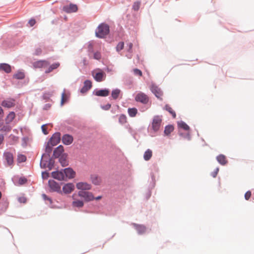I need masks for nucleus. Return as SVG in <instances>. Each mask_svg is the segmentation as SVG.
Listing matches in <instances>:
<instances>
[{"label":"nucleus","mask_w":254,"mask_h":254,"mask_svg":"<svg viewBox=\"0 0 254 254\" xmlns=\"http://www.w3.org/2000/svg\"><path fill=\"white\" fill-rule=\"evenodd\" d=\"M109 33V27L107 24L102 23L98 27L96 35L97 37L103 38Z\"/></svg>","instance_id":"1"},{"label":"nucleus","mask_w":254,"mask_h":254,"mask_svg":"<svg viewBox=\"0 0 254 254\" xmlns=\"http://www.w3.org/2000/svg\"><path fill=\"white\" fill-rule=\"evenodd\" d=\"M162 119L161 116H155L154 117L151 124V128L154 131H158L161 127Z\"/></svg>","instance_id":"2"},{"label":"nucleus","mask_w":254,"mask_h":254,"mask_svg":"<svg viewBox=\"0 0 254 254\" xmlns=\"http://www.w3.org/2000/svg\"><path fill=\"white\" fill-rule=\"evenodd\" d=\"M92 75L97 82H101L105 80L106 75L100 69H97L92 72Z\"/></svg>","instance_id":"3"},{"label":"nucleus","mask_w":254,"mask_h":254,"mask_svg":"<svg viewBox=\"0 0 254 254\" xmlns=\"http://www.w3.org/2000/svg\"><path fill=\"white\" fill-rule=\"evenodd\" d=\"M135 100L143 104H146L149 101V98L145 93L140 92L136 94Z\"/></svg>","instance_id":"4"},{"label":"nucleus","mask_w":254,"mask_h":254,"mask_svg":"<svg viewBox=\"0 0 254 254\" xmlns=\"http://www.w3.org/2000/svg\"><path fill=\"white\" fill-rule=\"evenodd\" d=\"M78 195L84 199L86 201H92L94 199V197L93 193L91 192L86 191H79Z\"/></svg>","instance_id":"5"},{"label":"nucleus","mask_w":254,"mask_h":254,"mask_svg":"<svg viewBox=\"0 0 254 254\" xmlns=\"http://www.w3.org/2000/svg\"><path fill=\"white\" fill-rule=\"evenodd\" d=\"M61 140V134L59 132L54 133L51 137L49 144L52 146H55L59 143Z\"/></svg>","instance_id":"6"},{"label":"nucleus","mask_w":254,"mask_h":254,"mask_svg":"<svg viewBox=\"0 0 254 254\" xmlns=\"http://www.w3.org/2000/svg\"><path fill=\"white\" fill-rule=\"evenodd\" d=\"M150 90L156 97L161 99V97L163 95V93L157 86L152 83L150 86Z\"/></svg>","instance_id":"7"},{"label":"nucleus","mask_w":254,"mask_h":254,"mask_svg":"<svg viewBox=\"0 0 254 254\" xmlns=\"http://www.w3.org/2000/svg\"><path fill=\"white\" fill-rule=\"evenodd\" d=\"M48 185L52 191L59 192L61 191V187L54 180H50L48 182Z\"/></svg>","instance_id":"8"},{"label":"nucleus","mask_w":254,"mask_h":254,"mask_svg":"<svg viewBox=\"0 0 254 254\" xmlns=\"http://www.w3.org/2000/svg\"><path fill=\"white\" fill-rule=\"evenodd\" d=\"M64 173L65 176V180L67 179H72L75 176V172L70 168L64 169Z\"/></svg>","instance_id":"9"},{"label":"nucleus","mask_w":254,"mask_h":254,"mask_svg":"<svg viewBox=\"0 0 254 254\" xmlns=\"http://www.w3.org/2000/svg\"><path fill=\"white\" fill-rule=\"evenodd\" d=\"M52 176L59 181L65 180V176L63 171H55L52 173Z\"/></svg>","instance_id":"10"},{"label":"nucleus","mask_w":254,"mask_h":254,"mask_svg":"<svg viewBox=\"0 0 254 254\" xmlns=\"http://www.w3.org/2000/svg\"><path fill=\"white\" fill-rule=\"evenodd\" d=\"M76 188L80 190H89L91 189V185L86 182H79L76 184Z\"/></svg>","instance_id":"11"},{"label":"nucleus","mask_w":254,"mask_h":254,"mask_svg":"<svg viewBox=\"0 0 254 254\" xmlns=\"http://www.w3.org/2000/svg\"><path fill=\"white\" fill-rule=\"evenodd\" d=\"M74 190V185L72 183L65 184L63 187V191L65 194H68L73 191Z\"/></svg>","instance_id":"12"},{"label":"nucleus","mask_w":254,"mask_h":254,"mask_svg":"<svg viewBox=\"0 0 254 254\" xmlns=\"http://www.w3.org/2000/svg\"><path fill=\"white\" fill-rule=\"evenodd\" d=\"M63 9L67 13H71L76 12L77 9V6L76 4L70 3L69 5L64 6Z\"/></svg>","instance_id":"13"},{"label":"nucleus","mask_w":254,"mask_h":254,"mask_svg":"<svg viewBox=\"0 0 254 254\" xmlns=\"http://www.w3.org/2000/svg\"><path fill=\"white\" fill-rule=\"evenodd\" d=\"M132 225L136 229L139 234H143L145 233L146 231V228L144 225H139L135 223H132Z\"/></svg>","instance_id":"14"},{"label":"nucleus","mask_w":254,"mask_h":254,"mask_svg":"<svg viewBox=\"0 0 254 254\" xmlns=\"http://www.w3.org/2000/svg\"><path fill=\"white\" fill-rule=\"evenodd\" d=\"M1 105L3 107L8 108H11L15 106V100L13 99H8L2 101Z\"/></svg>","instance_id":"15"},{"label":"nucleus","mask_w":254,"mask_h":254,"mask_svg":"<svg viewBox=\"0 0 254 254\" xmlns=\"http://www.w3.org/2000/svg\"><path fill=\"white\" fill-rule=\"evenodd\" d=\"M4 157L8 165H11L13 162V156L12 154L10 152H7L4 153Z\"/></svg>","instance_id":"16"},{"label":"nucleus","mask_w":254,"mask_h":254,"mask_svg":"<svg viewBox=\"0 0 254 254\" xmlns=\"http://www.w3.org/2000/svg\"><path fill=\"white\" fill-rule=\"evenodd\" d=\"M64 151V147L62 145H60L54 150L53 155L56 158L61 157L63 156L62 154Z\"/></svg>","instance_id":"17"},{"label":"nucleus","mask_w":254,"mask_h":254,"mask_svg":"<svg viewBox=\"0 0 254 254\" xmlns=\"http://www.w3.org/2000/svg\"><path fill=\"white\" fill-rule=\"evenodd\" d=\"M63 143L65 145H69L73 141V137L68 134H65L62 138Z\"/></svg>","instance_id":"18"},{"label":"nucleus","mask_w":254,"mask_h":254,"mask_svg":"<svg viewBox=\"0 0 254 254\" xmlns=\"http://www.w3.org/2000/svg\"><path fill=\"white\" fill-rule=\"evenodd\" d=\"M49 64V63L47 61H39L34 63V66L36 68H41L46 67Z\"/></svg>","instance_id":"19"},{"label":"nucleus","mask_w":254,"mask_h":254,"mask_svg":"<svg viewBox=\"0 0 254 254\" xmlns=\"http://www.w3.org/2000/svg\"><path fill=\"white\" fill-rule=\"evenodd\" d=\"M92 87V82L90 80H85L84 83V86L81 89V92L84 93L89 90Z\"/></svg>","instance_id":"20"},{"label":"nucleus","mask_w":254,"mask_h":254,"mask_svg":"<svg viewBox=\"0 0 254 254\" xmlns=\"http://www.w3.org/2000/svg\"><path fill=\"white\" fill-rule=\"evenodd\" d=\"M0 70L5 71L6 73H10L11 71V68L10 65L7 64H0Z\"/></svg>","instance_id":"21"},{"label":"nucleus","mask_w":254,"mask_h":254,"mask_svg":"<svg viewBox=\"0 0 254 254\" xmlns=\"http://www.w3.org/2000/svg\"><path fill=\"white\" fill-rule=\"evenodd\" d=\"M216 159L217 161L222 165H225L228 163L226 156L223 154L218 155Z\"/></svg>","instance_id":"22"},{"label":"nucleus","mask_w":254,"mask_h":254,"mask_svg":"<svg viewBox=\"0 0 254 254\" xmlns=\"http://www.w3.org/2000/svg\"><path fill=\"white\" fill-rule=\"evenodd\" d=\"M91 180L92 183L95 185H98L101 182L100 178L96 175L91 176Z\"/></svg>","instance_id":"23"},{"label":"nucleus","mask_w":254,"mask_h":254,"mask_svg":"<svg viewBox=\"0 0 254 254\" xmlns=\"http://www.w3.org/2000/svg\"><path fill=\"white\" fill-rule=\"evenodd\" d=\"M15 117V114L14 112H10L8 115L6 116L5 118V122L6 124H8L12 122V121L13 120V119Z\"/></svg>","instance_id":"24"},{"label":"nucleus","mask_w":254,"mask_h":254,"mask_svg":"<svg viewBox=\"0 0 254 254\" xmlns=\"http://www.w3.org/2000/svg\"><path fill=\"white\" fill-rule=\"evenodd\" d=\"M109 94V90L108 89L100 90L96 92V95L98 96H107Z\"/></svg>","instance_id":"25"},{"label":"nucleus","mask_w":254,"mask_h":254,"mask_svg":"<svg viewBox=\"0 0 254 254\" xmlns=\"http://www.w3.org/2000/svg\"><path fill=\"white\" fill-rule=\"evenodd\" d=\"M152 156V151L148 149L144 153L143 155V158L145 161H148L150 159Z\"/></svg>","instance_id":"26"},{"label":"nucleus","mask_w":254,"mask_h":254,"mask_svg":"<svg viewBox=\"0 0 254 254\" xmlns=\"http://www.w3.org/2000/svg\"><path fill=\"white\" fill-rule=\"evenodd\" d=\"M60 64L59 63H56L52 64L50 66L48 69L45 71V72L46 73H48L52 72L54 69L57 68L60 66Z\"/></svg>","instance_id":"27"},{"label":"nucleus","mask_w":254,"mask_h":254,"mask_svg":"<svg viewBox=\"0 0 254 254\" xmlns=\"http://www.w3.org/2000/svg\"><path fill=\"white\" fill-rule=\"evenodd\" d=\"M174 129V127L172 125L167 126L164 130V133L166 135H169Z\"/></svg>","instance_id":"28"},{"label":"nucleus","mask_w":254,"mask_h":254,"mask_svg":"<svg viewBox=\"0 0 254 254\" xmlns=\"http://www.w3.org/2000/svg\"><path fill=\"white\" fill-rule=\"evenodd\" d=\"M121 93V90L118 89H114L112 91L111 96L114 99H117Z\"/></svg>","instance_id":"29"},{"label":"nucleus","mask_w":254,"mask_h":254,"mask_svg":"<svg viewBox=\"0 0 254 254\" xmlns=\"http://www.w3.org/2000/svg\"><path fill=\"white\" fill-rule=\"evenodd\" d=\"M72 204L73 207H77L80 208L83 206L84 203H83V202L81 200H76L73 201L72 203Z\"/></svg>","instance_id":"30"},{"label":"nucleus","mask_w":254,"mask_h":254,"mask_svg":"<svg viewBox=\"0 0 254 254\" xmlns=\"http://www.w3.org/2000/svg\"><path fill=\"white\" fill-rule=\"evenodd\" d=\"M137 113V110L135 108H129L128 109V113L129 116L131 117H135L136 116Z\"/></svg>","instance_id":"31"},{"label":"nucleus","mask_w":254,"mask_h":254,"mask_svg":"<svg viewBox=\"0 0 254 254\" xmlns=\"http://www.w3.org/2000/svg\"><path fill=\"white\" fill-rule=\"evenodd\" d=\"M119 122L121 125H124L127 122V117L124 115H121L119 118Z\"/></svg>","instance_id":"32"},{"label":"nucleus","mask_w":254,"mask_h":254,"mask_svg":"<svg viewBox=\"0 0 254 254\" xmlns=\"http://www.w3.org/2000/svg\"><path fill=\"white\" fill-rule=\"evenodd\" d=\"M68 96L65 94V91L62 94V98H61V105L63 106L64 104L67 101Z\"/></svg>","instance_id":"33"},{"label":"nucleus","mask_w":254,"mask_h":254,"mask_svg":"<svg viewBox=\"0 0 254 254\" xmlns=\"http://www.w3.org/2000/svg\"><path fill=\"white\" fill-rule=\"evenodd\" d=\"M165 109L172 115V116L174 118H176V113H175V111H173V110L172 109V108L170 106H169L168 105H166Z\"/></svg>","instance_id":"34"},{"label":"nucleus","mask_w":254,"mask_h":254,"mask_svg":"<svg viewBox=\"0 0 254 254\" xmlns=\"http://www.w3.org/2000/svg\"><path fill=\"white\" fill-rule=\"evenodd\" d=\"M179 127L186 130H188L190 129V127L184 122H181L178 124Z\"/></svg>","instance_id":"35"},{"label":"nucleus","mask_w":254,"mask_h":254,"mask_svg":"<svg viewBox=\"0 0 254 254\" xmlns=\"http://www.w3.org/2000/svg\"><path fill=\"white\" fill-rule=\"evenodd\" d=\"M14 77L18 79H22L24 78L25 75L23 72H18L14 75Z\"/></svg>","instance_id":"36"},{"label":"nucleus","mask_w":254,"mask_h":254,"mask_svg":"<svg viewBox=\"0 0 254 254\" xmlns=\"http://www.w3.org/2000/svg\"><path fill=\"white\" fill-rule=\"evenodd\" d=\"M59 161L63 166L67 165V162L64 155L60 157Z\"/></svg>","instance_id":"37"},{"label":"nucleus","mask_w":254,"mask_h":254,"mask_svg":"<svg viewBox=\"0 0 254 254\" xmlns=\"http://www.w3.org/2000/svg\"><path fill=\"white\" fill-rule=\"evenodd\" d=\"M140 2L139 1H135L133 3V4L132 5V8L134 10H138L140 7Z\"/></svg>","instance_id":"38"},{"label":"nucleus","mask_w":254,"mask_h":254,"mask_svg":"<svg viewBox=\"0 0 254 254\" xmlns=\"http://www.w3.org/2000/svg\"><path fill=\"white\" fill-rule=\"evenodd\" d=\"M124 43L123 42H120L118 43L116 47V50L118 52H120L122 50L124 49Z\"/></svg>","instance_id":"39"},{"label":"nucleus","mask_w":254,"mask_h":254,"mask_svg":"<svg viewBox=\"0 0 254 254\" xmlns=\"http://www.w3.org/2000/svg\"><path fill=\"white\" fill-rule=\"evenodd\" d=\"M49 156H50V155L49 154H47V155L43 154L42 155V159H41V160L40 164H41V166H43V168H46V163H44V158H46V157L48 158Z\"/></svg>","instance_id":"40"},{"label":"nucleus","mask_w":254,"mask_h":254,"mask_svg":"<svg viewBox=\"0 0 254 254\" xmlns=\"http://www.w3.org/2000/svg\"><path fill=\"white\" fill-rule=\"evenodd\" d=\"M26 160V157L23 155H20L18 156V160L19 162H25Z\"/></svg>","instance_id":"41"},{"label":"nucleus","mask_w":254,"mask_h":254,"mask_svg":"<svg viewBox=\"0 0 254 254\" xmlns=\"http://www.w3.org/2000/svg\"><path fill=\"white\" fill-rule=\"evenodd\" d=\"M93 58L94 59L99 60L101 58V55L100 52H97L94 54Z\"/></svg>","instance_id":"42"},{"label":"nucleus","mask_w":254,"mask_h":254,"mask_svg":"<svg viewBox=\"0 0 254 254\" xmlns=\"http://www.w3.org/2000/svg\"><path fill=\"white\" fill-rule=\"evenodd\" d=\"M88 51L90 53L93 52V44L92 42H89L88 44Z\"/></svg>","instance_id":"43"},{"label":"nucleus","mask_w":254,"mask_h":254,"mask_svg":"<svg viewBox=\"0 0 254 254\" xmlns=\"http://www.w3.org/2000/svg\"><path fill=\"white\" fill-rule=\"evenodd\" d=\"M47 126H48V125L46 124V125H44L42 126V127H41L42 131L44 133V134H48V132L47 130Z\"/></svg>","instance_id":"44"},{"label":"nucleus","mask_w":254,"mask_h":254,"mask_svg":"<svg viewBox=\"0 0 254 254\" xmlns=\"http://www.w3.org/2000/svg\"><path fill=\"white\" fill-rule=\"evenodd\" d=\"M252 195V193H251V191L249 190V191H247L245 194V198L247 200H248L251 196Z\"/></svg>","instance_id":"45"},{"label":"nucleus","mask_w":254,"mask_h":254,"mask_svg":"<svg viewBox=\"0 0 254 254\" xmlns=\"http://www.w3.org/2000/svg\"><path fill=\"white\" fill-rule=\"evenodd\" d=\"M133 72L135 75H138L140 76H141L142 75V71L137 68L134 69Z\"/></svg>","instance_id":"46"},{"label":"nucleus","mask_w":254,"mask_h":254,"mask_svg":"<svg viewBox=\"0 0 254 254\" xmlns=\"http://www.w3.org/2000/svg\"><path fill=\"white\" fill-rule=\"evenodd\" d=\"M42 197L45 200L49 201L50 204H51L52 203V199L45 194H42Z\"/></svg>","instance_id":"47"},{"label":"nucleus","mask_w":254,"mask_h":254,"mask_svg":"<svg viewBox=\"0 0 254 254\" xmlns=\"http://www.w3.org/2000/svg\"><path fill=\"white\" fill-rule=\"evenodd\" d=\"M1 130L3 131H9L11 130V127L9 126H4L1 128Z\"/></svg>","instance_id":"48"},{"label":"nucleus","mask_w":254,"mask_h":254,"mask_svg":"<svg viewBox=\"0 0 254 254\" xmlns=\"http://www.w3.org/2000/svg\"><path fill=\"white\" fill-rule=\"evenodd\" d=\"M28 23L30 25V26L32 27L35 24L36 20L33 18H31L29 20Z\"/></svg>","instance_id":"49"},{"label":"nucleus","mask_w":254,"mask_h":254,"mask_svg":"<svg viewBox=\"0 0 254 254\" xmlns=\"http://www.w3.org/2000/svg\"><path fill=\"white\" fill-rule=\"evenodd\" d=\"M111 107V105L110 104H107L104 106H102L101 107L102 109L105 110H109Z\"/></svg>","instance_id":"50"},{"label":"nucleus","mask_w":254,"mask_h":254,"mask_svg":"<svg viewBox=\"0 0 254 254\" xmlns=\"http://www.w3.org/2000/svg\"><path fill=\"white\" fill-rule=\"evenodd\" d=\"M218 171H219V168H217L215 171L212 173L211 174V176L213 177V178H215L218 173Z\"/></svg>","instance_id":"51"},{"label":"nucleus","mask_w":254,"mask_h":254,"mask_svg":"<svg viewBox=\"0 0 254 254\" xmlns=\"http://www.w3.org/2000/svg\"><path fill=\"white\" fill-rule=\"evenodd\" d=\"M42 178L44 179H47L49 176V174L47 172H43L42 174Z\"/></svg>","instance_id":"52"},{"label":"nucleus","mask_w":254,"mask_h":254,"mask_svg":"<svg viewBox=\"0 0 254 254\" xmlns=\"http://www.w3.org/2000/svg\"><path fill=\"white\" fill-rule=\"evenodd\" d=\"M132 46H133V44L131 43H129L127 44V47H128V50H127L128 52H129L130 53L132 52Z\"/></svg>","instance_id":"53"},{"label":"nucleus","mask_w":254,"mask_h":254,"mask_svg":"<svg viewBox=\"0 0 254 254\" xmlns=\"http://www.w3.org/2000/svg\"><path fill=\"white\" fill-rule=\"evenodd\" d=\"M19 201L21 203H25L26 201V199L24 197H21L18 198Z\"/></svg>","instance_id":"54"},{"label":"nucleus","mask_w":254,"mask_h":254,"mask_svg":"<svg viewBox=\"0 0 254 254\" xmlns=\"http://www.w3.org/2000/svg\"><path fill=\"white\" fill-rule=\"evenodd\" d=\"M42 53V50L40 48L37 49L35 51V54L39 55Z\"/></svg>","instance_id":"55"},{"label":"nucleus","mask_w":254,"mask_h":254,"mask_svg":"<svg viewBox=\"0 0 254 254\" xmlns=\"http://www.w3.org/2000/svg\"><path fill=\"white\" fill-rule=\"evenodd\" d=\"M48 145L49 144H48ZM46 151L48 153H50L52 151V148L49 145H48L46 148Z\"/></svg>","instance_id":"56"},{"label":"nucleus","mask_w":254,"mask_h":254,"mask_svg":"<svg viewBox=\"0 0 254 254\" xmlns=\"http://www.w3.org/2000/svg\"><path fill=\"white\" fill-rule=\"evenodd\" d=\"M3 111L2 109L0 107V121L1 120L3 117Z\"/></svg>","instance_id":"57"},{"label":"nucleus","mask_w":254,"mask_h":254,"mask_svg":"<svg viewBox=\"0 0 254 254\" xmlns=\"http://www.w3.org/2000/svg\"><path fill=\"white\" fill-rule=\"evenodd\" d=\"M26 182V179H20L19 180V183L21 184H24Z\"/></svg>","instance_id":"58"},{"label":"nucleus","mask_w":254,"mask_h":254,"mask_svg":"<svg viewBox=\"0 0 254 254\" xmlns=\"http://www.w3.org/2000/svg\"><path fill=\"white\" fill-rule=\"evenodd\" d=\"M3 139V135L2 134H0V145L2 143Z\"/></svg>","instance_id":"59"},{"label":"nucleus","mask_w":254,"mask_h":254,"mask_svg":"<svg viewBox=\"0 0 254 254\" xmlns=\"http://www.w3.org/2000/svg\"><path fill=\"white\" fill-rule=\"evenodd\" d=\"M102 198L101 196H99L98 197H96V198H94L96 200H99Z\"/></svg>","instance_id":"60"},{"label":"nucleus","mask_w":254,"mask_h":254,"mask_svg":"<svg viewBox=\"0 0 254 254\" xmlns=\"http://www.w3.org/2000/svg\"><path fill=\"white\" fill-rule=\"evenodd\" d=\"M52 160L51 159H50V163L49 164L51 165L52 164Z\"/></svg>","instance_id":"61"}]
</instances>
